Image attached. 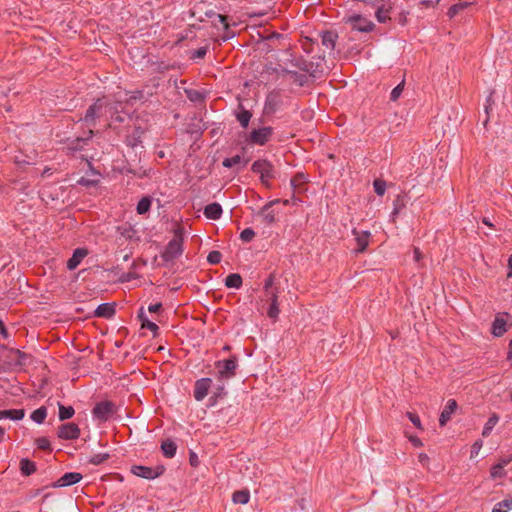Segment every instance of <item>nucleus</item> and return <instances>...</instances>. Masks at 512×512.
Here are the masks:
<instances>
[{"mask_svg": "<svg viewBox=\"0 0 512 512\" xmlns=\"http://www.w3.org/2000/svg\"><path fill=\"white\" fill-rule=\"evenodd\" d=\"M353 233L356 235V242H357V252H364L369 244V236L370 233L365 231L358 233L356 230L353 231Z\"/></svg>", "mask_w": 512, "mask_h": 512, "instance_id": "22", "label": "nucleus"}, {"mask_svg": "<svg viewBox=\"0 0 512 512\" xmlns=\"http://www.w3.org/2000/svg\"><path fill=\"white\" fill-rule=\"evenodd\" d=\"M58 405H59V419L60 420L70 419L74 415L75 411L72 406H64L60 403Z\"/></svg>", "mask_w": 512, "mask_h": 512, "instance_id": "37", "label": "nucleus"}, {"mask_svg": "<svg viewBox=\"0 0 512 512\" xmlns=\"http://www.w3.org/2000/svg\"><path fill=\"white\" fill-rule=\"evenodd\" d=\"M464 6L462 4L459 5H453L448 10V16L450 18H453Z\"/></svg>", "mask_w": 512, "mask_h": 512, "instance_id": "53", "label": "nucleus"}, {"mask_svg": "<svg viewBox=\"0 0 512 512\" xmlns=\"http://www.w3.org/2000/svg\"><path fill=\"white\" fill-rule=\"evenodd\" d=\"M117 412L116 405L111 401H102L93 408V415L96 419L105 422Z\"/></svg>", "mask_w": 512, "mask_h": 512, "instance_id": "5", "label": "nucleus"}, {"mask_svg": "<svg viewBox=\"0 0 512 512\" xmlns=\"http://www.w3.org/2000/svg\"><path fill=\"white\" fill-rule=\"evenodd\" d=\"M278 294L279 290L271 291L270 293H266L265 297L267 298V301L270 302L269 309L267 311L268 317L271 319L276 320L279 315V304H278Z\"/></svg>", "mask_w": 512, "mask_h": 512, "instance_id": "12", "label": "nucleus"}, {"mask_svg": "<svg viewBox=\"0 0 512 512\" xmlns=\"http://www.w3.org/2000/svg\"><path fill=\"white\" fill-rule=\"evenodd\" d=\"M82 479V475L77 472H68L60 477L52 484V487H66L78 483Z\"/></svg>", "mask_w": 512, "mask_h": 512, "instance_id": "13", "label": "nucleus"}, {"mask_svg": "<svg viewBox=\"0 0 512 512\" xmlns=\"http://www.w3.org/2000/svg\"><path fill=\"white\" fill-rule=\"evenodd\" d=\"M132 472L135 475L145 479H153L157 476V474L153 471L152 468L146 466H133Z\"/></svg>", "mask_w": 512, "mask_h": 512, "instance_id": "23", "label": "nucleus"}, {"mask_svg": "<svg viewBox=\"0 0 512 512\" xmlns=\"http://www.w3.org/2000/svg\"><path fill=\"white\" fill-rule=\"evenodd\" d=\"M252 171L260 175L263 185L270 187V181L274 178L273 166L270 162H253Z\"/></svg>", "mask_w": 512, "mask_h": 512, "instance_id": "6", "label": "nucleus"}, {"mask_svg": "<svg viewBox=\"0 0 512 512\" xmlns=\"http://www.w3.org/2000/svg\"><path fill=\"white\" fill-rule=\"evenodd\" d=\"M508 266L512 270V255L509 257ZM512 276V271L508 273V277Z\"/></svg>", "mask_w": 512, "mask_h": 512, "instance_id": "64", "label": "nucleus"}, {"mask_svg": "<svg viewBox=\"0 0 512 512\" xmlns=\"http://www.w3.org/2000/svg\"><path fill=\"white\" fill-rule=\"evenodd\" d=\"M337 39L338 35L334 31L327 30L321 33V42L326 49L333 50L335 48Z\"/></svg>", "mask_w": 512, "mask_h": 512, "instance_id": "18", "label": "nucleus"}, {"mask_svg": "<svg viewBox=\"0 0 512 512\" xmlns=\"http://www.w3.org/2000/svg\"><path fill=\"white\" fill-rule=\"evenodd\" d=\"M418 461L424 466V467H428L429 465V462H430V458L429 456L426 454V453H420L418 455Z\"/></svg>", "mask_w": 512, "mask_h": 512, "instance_id": "54", "label": "nucleus"}, {"mask_svg": "<svg viewBox=\"0 0 512 512\" xmlns=\"http://www.w3.org/2000/svg\"><path fill=\"white\" fill-rule=\"evenodd\" d=\"M238 367L236 356H232L229 359L219 360L215 362V368L217 369V376L221 380H227L236 375Z\"/></svg>", "mask_w": 512, "mask_h": 512, "instance_id": "2", "label": "nucleus"}, {"mask_svg": "<svg viewBox=\"0 0 512 512\" xmlns=\"http://www.w3.org/2000/svg\"><path fill=\"white\" fill-rule=\"evenodd\" d=\"M47 416V410L45 407H40L36 410H34L31 414V419L38 423V424H41L44 422L45 418Z\"/></svg>", "mask_w": 512, "mask_h": 512, "instance_id": "35", "label": "nucleus"}, {"mask_svg": "<svg viewBox=\"0 0 512 512\" xmlns=\"http://www.w3.org/2000/svg\"><path fill=\"white\" fill-rule=\"evenodd\" d=\"M458 405L454 399L448 400L445 408L440 414L439 424L440 426H445L446 423L451 419L453 413L456 411Z\"/></svg>", "mask_w": 512, "mask_h": 512, "instance_id": "16", "label": "nucleus"}, {"mask_svg": "<svg viewBox=\"0 0 512 512\" xmlns=\"http://www.w3.org/2000/svg\"><path fill=\"white\" fill-rule=\"evenodd\" d=\"M20 471L23 475L30 476L36 471V465L29 459L23 458L20 461Z\"/></svg>", "mask_w": 512, "mask_h": 512, "instance_id": "27", "label": "nucleus"}, {"mask_svg": "<svg viewBox=\"0 0 512 512\" xmlns=\"http://www.w3.org/2000/svg\"><path fill=\"white\" fill-rule=\"evenodd\" d=\"M409 440L410 442L415 446V447H421L423 446V442L421 441L420 438H418L417 436H410L409 437Z\"/></svg>", "mask_w": 512, "mask_h": 512, "instance_id": "56", "label": "nucleus"}, {"mask_svg": "<svg viewBox=\"0 0 512 512\" xmlns=\"http://www.w3.org/2000/svg\"><path fill=\"white\" fill-rule=\"evenodd\" d=\"M482 222H483V224H485V225H487V226H489V227H493V224H492V223L490 222V220H489L488 218H486V217H484V218L482 219Z\"/></svg>", "mask_w": 512, "mask_h": 512, "instance_id": "63", "label": "nucleus"}, {"mask_svg": "<svg viewBox=\"0 0 512 512\" xmlns=\"http://www.w3.org/2000/svg\"><path fill=\"white\" fill-rule=\"evenodd\" d=\"M118 170L121 174H131L132 176L138 178H142L147 175L146 170L132 168L129 162H127L125 165H123V167L119 168Z\"/></svg>", "mask_w": 512, "mask_h": 512, "instance_id": "24", "label": "nucleus"}, {"mask_svg": "<svg viewBox=\"0 0 512 512\" xmlns=\"http://www.w3.org/2000/svg\"><path fill=\"white\" fill-rule=\"evenodd\" d=\"M36 445L39 449L46 450L50 447V441L46 437L36 439Z\"/></svg>", "mask_w": 512, "mask_h": 512, "instance_id": "51", "label": "nucleus"}, {"mask_svg": "<svg viewBox=\"0 0 512 512\" xmlns=\"http://www.w3.org/2000/svg\"><path fill=\"white\" fill-rule=\"evenodd\" d=\"M374 190L379 196H383L386 191V183L381 179L374 180Z\"/></svg>", "mask_w": 512, "mask_h": 512, "instance_id": "44", "label": "nucleus"}, {"mask_svg": "<svg viewBox=\"0 0 512 512\" xmlns=\"http://www.w3.org/2000/svg\"><path fill=\"white\" fill-rule=\"evenodd\" d=\"M413 252H414V260L416 262H419L422 259V257H423L422 252L417 247L414 248Z\"/></svg>", "mask_w": 512, "mask_h": 512, "instance_id": "58", "label": "nucleus"}, {"mask_svg": "<svg viewBox=\"0 0 512 512\" xmlns=\"http://www.w3.org/2000/svg\"><path fill=\"white\" fill-rule=\"evenodd\" d=\"M277 203H280L279 199L272 200L264 205L260 210L259 215L262 217L265 224L271 225L276 221V214L270 208Z\"/></svg>", "mask_w": 512, "mask_h": 512, "instance_id": "14", "label": "nucleus"}, {"mask_svg": "<svg viewBox=\"0 0 512 512\" xmlns=\"http://www.w3.org/2000/svg\"><path fill=\"white\" fill-rule=\"evenodd\" d=\"M96 179H87L85 177H82L78 183L81 185L89 186V185H97L100 182L99 176L100 173L98 171L95 172Z\"/></svg>", "mask_w": 512, "mask_h": 512, "instance_id": "48", "label": "nucleus"}, {"mask_svg": "<svg viewBox=\"0 0 512 512\" xmlns=\"http://www.w3.org/2000/svg\"><path fill=\"white\" fill-rule=\"evenodd\" d=\"M403 89H404V81H402L400 84H398L392 91H391V94H390V99L392 101H396L400 95L402 94L403 92Z\"/></svg>", "mask_w": 512, "mask_h": 512, "instance_id": "46", "label": "nucleus"}, {"mask_svg": "<svg viewBox=\"0 0 512 512\" xmlns=\"http://www.w3.org/2000/svg\"><path fill=\"white\" fill-rule=\"evenodd\" d=\"M207 51H208V48L206 46L205 47H200L197 50L193 51V53L191 54L190 58L191 59L204 58L205 55L207 54Z\"/></svg>", "mask_w": 512, "mask_h": 512, "instance_id": "50", "label": "nucleus"}, {"mask_svg": "<svg viewBox=\"0 0 512 512\" xmlns=\"http://www.w3.org/2000/svg\"><path fill=\"white\" fill-rule=\"evenodd\" d=\"M499 421V416L495 413H493L489 419L487 420V422L485 423L484 425V428H483V431H482V435L484 437H487L490 435L492 429L494 428V426L498 423Z\"/></svg>", "mask_w": 512, "mask_h": 512, "instance_id": "30", "label": "nucleus"}, {"mask_svg": "<svg viewBox=\"0 0 512 512\" xmlns=\"http://www.w3.org/2000/svg\"><path fill=\"white\" fill-rule=\"evenodd\" d=\"M227 288L239 289L242 286V277L238 273L229 274L225 279Z\"/></svg>", "mask_w": 512, "mask_h": 512, "instance_id": "26", "label": "nucleus"}, {"mask_svg": "<svg viewBox=\"0 0 512 512\" xmlns=\"http://www.w3.org/2000/svg\"><path fill=\"white\" fill-rule=\"evenodd\" d=\"M390 11L391 7H385V5H382L377 8L375 16L378 22L380 23H386L388 20H390Z\"/></svg>", "mask_w": 512, "mask_h": 512, "instance_id": "29", "label": "nucleus"}, {"mask_svg": "<svg viewBox=\"0 0 512 512\" xmlns=\"http://www.w3.org/2000/svg\"><path fill=\"white\" fill-rule=\"evenodd\" d=\"M161 450L167 458H172L176 454L177 446L172 440L162 442Z\"/></svg>", "mask_w": 512, "mask_h": 512, "instance_id": "28", "label": "nucleus"}, {"mask_svg": "<svg viewBox=\"0 0 512 512\" xmlns=\"http://www.w3.org/2000/svg\"><path fill=\"white\" fill-rule=\"evenodd\" d=\"M183 252L182 239L180 236L173 238L167 245L162 257L165 261H172L179 257Z\"/></svg>", "mask_w": 512, "mask_h": 512, "instance_id": "8", "label": "nucleus"}, {"mask_svg": "<svg viewBox=\"0 0 512 512\" xmlns=\"http://www.w3.org/2000/svg\"><path fill=\"white\" fill-rule=\"evenodd\" d=\"M212 380L210 378H201L195 382L194 386V398L197 401H202L209 392Z\"/></svg>", "mask_w": 512, "mask_h": 512, "instance_id": "10", "label": "nucleus"}, {"mask_svg": "<svg viewBox=\"0 0 512 512\" xmlns=\"http://www.w3.org/2000/svg\"><path fill=\"white\" fill-rule=\"evenodd\" d=\"M507 359L509 361H512V340L509 343V350H508V354H507Z\"/></svg>", "mask_w": 512, "mask_h": 512, "instance_id": "62", "label": "nucleus"}, {"mask_svg": "<svg viewBox=\"0 0 512 512\" xmlns=\"http://www.w3.org/2000/svg\"><path fill=\"white\" fill-rule=\"evenodd\" d=\"M187 98L192 102L204 101V95L198 90H186Z\"/></svg>", "mask_w": 512, "mask_h": 512, "instance_id": "42", "label": "nucleus"}, {"mask_svg": "<svg viewBox=\"0 0 512 512\" xmlns=\"http://www.w3.org/2000/svg\"><path fill=\"white\" fill-rule=\"evenodd\" d=\"M57 435L64 440L77 439L80 435V429L75 423L63 424L58 428Z\"/></svg>", "mask_w": 512, "mask_h": 512, "instance_id": "9", "label": "nucleus"}, {"mask_svg": "<svg viewBox=\"0 0 512 512\" xmlns=\"http://www.w3.org/2000/svg\"><path fill=\"white\" fill-rule=\"evenodd\" d=\"M275 275L271 273L264 282V293H270L274 290H279L278 287H274Z\"/></svg>", "mask_w": 512, "mask_h": 512, "instance_id": "43", "label": "nucleus"}, {"mask_svg": "<svg viewBox=\"0 0 512 512\" xmlns=\"http://www.w3.org/2000/svg\"><path fill=\"white\" fill-rule=\"evenodd\" d=\"M505 332H506V321L501 317H496L492 324V334L496 337H500Z\"/></svg>", "mask_w": 512, "mask_h": 512, "instance_id": "25", "label": "nucleus"}, {"mask_svg": "<svg viewBox=\"0 0 512 512\" xmlns=\"http://www.w3.org/2000/svg\"><path fill=\"white\" fill-rule=\"evenodd\" d=\"M292 65L302 71L309 72L313 66V63L300 57V58L293 60Z\"/></svg>", "mask_w": 512, "mask_h": 512, "instance_id": "33", "label": "nucleus"}, {"mask_svg": "<svg viewBox=\"0 0 512 512\" xmlns=\"http://www.w3.org/2000/svg\"><path fill=\"white\" fill-rule=\"evenodd\" d=\"M250 494L247 490L236 491L233 494V502L236 504H247Z\"/></svg>", "mask_w": 512, "mask_h": 512, "instance_id": "32", "label": "nucleus"}, {"mask_svg": "<svg viewBox=\"0 0 512 512\" xmlns=\"http://www.w3.org/2000/svg\"><path fill=\"white\" fill-rule=\"evenodd\" d=\"M130 121L132 122V125L129 126V129H132V131L128 132L126 136V143L128 146L136 148L141 144V138L146 132L147 126L143 125L144 123L140 119H130Z\"/></svg>", "mask_w": 512, "mask_h": 512, "instance_id": "4", "label": "nucleus"}, {"mask_svg": "<svg viewBox=\"0 0 512 512\" xmlns=\"http://www.w3.org/2000/svg\"><path fill=\"white\" fill-rule=\"evenodd\" d=\"M161 308H162L161 303H155V304H151L148 306V311L151 313H157L160 311Z\"/></svg>", "mask_w": 512, "mask_h": 512, "instance_id": "55", "label": "nucleus"}, {"mask_svg": "<svg viewBox=\"0 0 512 512\" xmlns=\"http://www.w3.org/2000/svg\"><path fill=\"white\" fill-rule=\"evenodd\" d=\"M273 136L274 129L270 126H264L260 128H254L247 137V141L249 144L263 146L270 142Z\"/></svg>", "mask_w": 512, "mask_h": 512, "instance_id": "3", "label": "nucleus"}, {"mask_svg": "<svg viewBox=\"0 0 512 512\" xmlns=\"http://www.w3.org/2000/svg\"><path fill=\"white\" fill-rule=\"evenodd\" d=\"M170 68L169 65H165L163 62L158 65V71L169 70Z\"/></svg>", "mask_w": 512, "mask_h": 512, "instance_id": "61", "label": "nucleus"}, {"mask_svg": "<svg viewBox=\"0 0 512 512\" xmlns=\"http://www.w3.org/2000/svg\"><path fill=\"white\" fill-rule=\"evenodd\" d=\"M490 475L493 479L503 478L506 475L503 464H496L492 466Z\"/></svg>", "mask_w": 512, "mask_h": 512, "instance_id": "40", "label": "nucleus"}, {"mask_svg": "<svg viewBox=\"0 0 512 512\" xmlns=\"http://www.w3.org/2000/svg\"><path fill=\"white\" fill-rule=\"evenodd\" d=\"M345 22L350 24L353 30H357L359 32H371L375 27L372 21L359 14L348 16L345 19Z\"/></svg>", "mask_w": 512, "mask_h": 512, "instance_id": "7", "label": "nucleus"}, {"mask_svg": "<svg viewBox=\"0 0 512 512\" xmlns=\"http://www.w3.org/2000/svg\"><path fill=\"white\" fill-rule=\"evenodd\" d=\"M108 458V455L107 454H97V455H94L90 462L94 465H99L101 464L103 461H105L106 459Z\"/></svg>", "mask_w": 512, "mask_h": 512, "instance_id": "52", "label": "nucleus"}, {"mask_svg": "<svg viewBox=\"0 0 512 512\" xmlns=\"http://www.w3.org/2000/svg\"><path fill=\"white\" fill-rule=\"evenodd\" d=\"M25 415L24 409L0 410V420H21Z\"/></svg>", "mask_w": 512, "mask_h": 512, "instance_id": "21", "label": "nucleus"}, {"mask_svg": "<svg viewBox=\"0 0 512 512\" xmlns=\"http://www.w3.org/2000/svg\"><path fill=\"white\" fill-rule=\"evenodd\" d=\"M482 447L481 441H476L472 446V455L477 454Z\"/></svg>", "mask_w": 512, "mask_h": 512, "instance_id": "59", "label": "nucleus"}, {"mask_svg": "<svg viewBox=\"0 0 512 512\" xmlns=\"http://www.w3.org/2000/svg\"><path fill=\"white\" fill-rule=\"evenodd\" d=\"M280 202L283 203V205L297 204L298 199L292 197L291 199L280 200Z\"/></svg>", "mask_w": 512, "mask_h": 512, "instance_id": "60", "label": "nucleus"}, {"mask_svg": "<svg viewBox=\"0 0 512 512\" xmlns=\"http://www.w3.org/2000/svg\"><path fill=\"white\" fill-rule=\"evenodd\" d=\"M281 105V95L279 92H271L268 94L265 102V112L274 113Z\"/></svg>", "mask_w": 512, "mask_h": 512, "instance_id": "15", "label": "nucleus"}, {"mask_svg": "<svg viewBox=\"0 0 512 512\" xmlns=\"http://www.w3.org/2000/svg\"><path fill=\"white\" fill-rule=\"evenodd\" d=\"M283 72L290 75L291 78H293L294 82H296L299 86H304L307 82V76L304 74H299L296 71H291L287 69H284Z\"/></svg>", "mask_w": 512, "mask_h": 512, "instance_id": "38", "label": "nucleus"}, {"mask_svg": "<svg viewBox=\"0 0 512 512\" xmlns=\"http://www.w3.org/2000/svg\"><path fill=\"white\" fill-rule=\"evenodd\" d=\"M407 417L415 425L416 428H418L419 430L423 429L420 418L417 414L412 413V412H407Z\"/></svg>", "mask_w": 512, "mask_h": 512, "instance_id": "49", "label": "nucleus"}, {"mask_svg": "<svg viewBox=\"0 0 512 512\" xmlns=\"http://www.w3.org/2000/svg\"><path fill=\"white\" fill-rule=\"evenodd\" d=\"M222 255L219 251H211L208 254L207 261L212 264H218L221 261Z\"/></svg>", "mask_w": 512, "mask_h": 512, "instance_id": "47", "label": "nucleus"}, {"mask_svg": "<svg viewBox=\"0 0 512 512\" xmlns=\"http://www.w3.org/2000/svg\"><path fill=\"white\" fill-rule=\"evenodd\" d=\"M88 255V250L85 248H77L74 250L72 257L67 261V268L74 270L81 263V261Z\"/></svg>", "mask_w": 512, "mask_h": 512, "instance_id": "17", "label": "nucleus"}, {"mask_svg": "<svg viewBox=\"0 0 512 512\" xmlns=\"http://www.w3.org/2000/svg\"><path fill=\"white\" fill-rule=\"evenodd\" d=\"M237 120L239 121V123L241 124V126L243 128H247L248 125H249V121L252 117V114L251 112H249L248 110H245V109H242L237 115Z\"/></svg>", "mask_w": 512, "mask_h": 512, "instance_id": "39", "label": "nucleus"}, {"mask_svg": "<svg viewBox=\"0 0 512 512\" xmlns=\"http://www.w3.org/2000/svg\"><path fill=\"white\" fill-rule=\"evenodd\" d=\"M255 237V232L251 228H245L240 233V239L244 242H250Z\"/></svg>", "mask_w": 512, "mask_h": 512, "instance_id": "45", "label": "nucleus"}, {"mask_svg": "<svg viewBox=\"0 0 512 512\" xmlns=\"http://www.w3.org/2000/svg\"><path fill=\"white\" fill-rule=\"evenodd\" d=\"M205 15L211 19L212 18L218 19V22L221 23V25H223V28H224V35L222 36L223 41H226V40L234 37V35H235L234 32H231L229 30L230 25L228 23L227 16L218 14L213 10L206 11Z\"/></svg>", "mask_w": 512, "mask_h": 512, "instance_id": "11", "label": "nucleus"}, {"mask_svg": "<svg viewBox=\"0 0 512 512\" xmlns=\"http://www.w3.org/2000/svg\"><path fill=\"white\" fill-rule=\"evenodd\" d=\"M440 0H422L421 4L425 7H433L439 3Z\"/></svg>", "mask_w": 512, "mask_h": 512, "instance_id": "57", "label": "nucleus"}, {"mask_svg": "<svg viewBox=\"0 0 512 512\" xmlns=\"http://www.w3.org/2000/svg\"><path fill=\"white\" fill-rule=\"evenodd\" d=\"M306 182V177L303 173H297L290 181L294 190H297L302 184Z\"/></svg>", "mask_w": 512, "mask_h": 512, "instance_id": "41", "label": "nucleus"}, {"mask_svg": "<svg viewBox=\"0 0 512 512\" xmlns=\"http://www.w3.org/2000/svg\"><path fill=\"white\" fill-rule=\"evenodd\" d=\"M151 198L143 197L137 204L136 210L138 214H145L150 210Z\"/></svg>", "mask_w": 512, "mask_h": 512, "instance_id": "36", "label": "nucleus"}, {"mask_svg": "<svg viewBox=\"0 0 512 512\" xmlns=\"http://www.w3.org/2000/svg\"><path fill=\"white\" fill-rule=\"evenodd\" d=\"M139 318L142 321V328H147L150 331H152L154 334H156V332L158 331L159 328H158L157 324H155L154 322L149 321L145 317L143 308L139 312Z\"/></svg>", "mask_w": 512, "mask_h": 512, "instance_id": "34", "label": "nucleus"}, {"mask_svg": "<svg viewBox=\"0 0 512 512\" xmlns=\"http://www.w3.org/2000/svg\"><path fill=\"white\" fill-rule=\"evenodd\" d=\"M115 314V305L112 303L100 304L95 310V316L110 318Z\"/></svg>", "mask_w": 512, "mask_h": 512, "instance_id": "20", "label": "nucleus"}, {"mask_svg": "<svg viewBox=\"0 0 512 512\" xmlns=\"http://www.w3.org/2000/svg\"><path fill=\"white\" fill-rule=\"evenodd\" d=\"M512 509V497H508L501 502L495 504L492 512H508Z\"/></svg>", "mask_w": 512, "mask_h": 512, "instance_id": "31", "label": "nucleus"}, {"mask_svg": "<svg viewBox=\"0 0 512 512\" xmlns=\"http://www.w3.org/2000/svg\"><path fill=\"white\" fill-rule=\"evenodd\" d=\"M115 107L110 105L104 98L97 99L86 111L85 117L82 119L83 124L88 128V132L84 133L85 136L77 137L75 140L76 145L73 149H82L84 145L92 138L94 131L92 127L95 126V120L102 117H107L108 114L113 116Z\"/></svg>", "mask_w": 512, "mask_h": 512, "instance_id": "1", "label": "nucleus"}, {"mask_svg": "<svg viewBox=\"0 0 512 512\" xmlns=\"http://www.w3.org/2000/svg\"><path fill=\"white\" fill-rule=\"evenodd\" d=\"M222 207L219 203H211L207 205L204 209V215L208 219L217 220L221 217Z\"/></svg>", "mask_w": 512, "mask_h": 512, "instance_id": "19", "label": "nucleus"}]
</instances>
